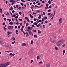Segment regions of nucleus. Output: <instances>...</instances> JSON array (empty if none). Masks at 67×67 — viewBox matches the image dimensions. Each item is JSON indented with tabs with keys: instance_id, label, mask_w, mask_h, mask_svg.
<instances>
[{
	"instance_id": "obj_1",
	"label": "nucleus",
	"mask_w": 67,
	"mask_h": 67,
	"mask_svg": "<svg viewBox=\"0 0 67 67\" xmlns=\"http://www.w3.org/2000/svg\"><path fill=\"white\" fill-rule=\"evenodd\" d=\"M65 41V40H59V41L57 43V45L58 46H61L62 45H63V44L64 43Z\"/></svg>"
},
{
	"instance_id": "obj_2",
	"label": "nucleus",
	"mask_w": 67,
	"mask_h": 67,
	"mask_svg": "<svg viewBox=\"0 0 67 67\" xmlns=\"http://www.w3.org/2000/svg\"><path fill=\"white\" fill-rule=\"evenodd\" d=\"M10 64V62H7L6 63H3L0 65V67H5L8 66Z\"/></svg>"
},
{
	"instance_id": "obj_3",
	"label": "nucleus",
	"mask_w": 67,
	"mask_h": 67,
	"mask_svg": "<svg viewBox=\"0 0 67 67\" xmlns=\"http://www.w3.org/2000/svg\"><path fill=\"white\" fill-rule=\"evenodd\" d=\"M50 41L52 43H54L55 41V38L53 39L52 38H50Z\"/></svg>"
},
{
	"instance_id": "obj_4",
	"label": "nucleus",
	"mask_w": 67,
	"mask_h": 67,
	"mask_svg": "<svg viewBox=\"0 0 67 67\" xmlns=\"http://www.w3.org/2000/svg\"><path fill=\"white\" fill-rule=\"evenodd\" d=\"M8 30H10V29H13V26H8Z\"/></svg>"
},
{
	"instance_id": "obj_5",
	"label": "nucleus",
	"mask_w": 67,
	"mask_h": 67,
	"mask_svg": "<svg viewBox=\"0 0 67 67\" xmlns=\"http://www.w3.org/2000/svg\"><path fill=\"white\" fill-rule=\"evenodd\" d=\"M27 31H28V32L29 33V34H30V35H32V34H33V33L32 32H31V30H27Z\"/></svg>"
},
{
	"instance_id": "obj_6",
	"label": "nucleus",
	"mask_w": 67,
	"mask_h": 67,
	"mask_svg": "<svg viewBox=\"0 0 67 67\" xmlns=\"http://www.w3.org/2000/svg\"><path fill=\"white\" fill-rule=\"evenodd\" d=\"M59 24H60L62 23V18H61L59 19Z\"/></svg>"
},
{
	"instance_id": "obj_7",
	"label": "nucleus",
	"mask_w": 67,
	"mask_h": 67,
	"mask_svg": "<svg viewBox=\"0 0 67 67\" xmlns=\"http://www.w3.org/2000/svg\"><path fill=\"white\" fill-rule=\"evenodd\" d=\"M46 67H50V64H47L46 65Z\"/></svg>"
},
{
	"instance_id": "obj_8",
	"label": "nucleus",
	"mask_w": 67,
	"mask_h": 67,
	"mask_svg": "<svg viewBox=\"0 0 67 67\" xmlns=\"http://www.w3.org/2000/svg\"><path fill=\"white\" fill-rule=\"evenodd\" d=\"M27 30H31V27L30 26H29L28 27V29L27 30Z\"/></svg>"
},
{
	"instance_id": "obj_9",
	"label": "nucleus",
	"mask_w": 67,
	"mask_h": 67,
	"mask_svg": "<svg viewBox=\"0 0 67 67\" xmlns=\"http://www.w3.org/2000/svg\"><path fill=\"white\" fill-rule=\"evenodd\" d=\"M0 12L1 13H2V8H0Z\"/></svg>"
},
{
	"instance_id": "obj_10",
	"label": "nucleus",
	"mask_w": 67,
	"mask_h": 67,
	"mask_svg": "<svg viewBox=\"0 0 67 67\" xmlns=\"http://www.w3.org/2000/svg\"><path fill=\"white\" fill-rule=\"evenodd\" d=\"M38 33H39V34H40V33H41V31L40 30H38Z\"/></svg>"
},
{
	"instance_id": "obj_11",
	"label": "nucleus",
	"mask_w": 67,
	"mask_h": 67,
	"mask_svg": "<svg viewBox=\"0 0 67 67\" xmlns=\"http://www.w3.org/2000/svg\"><path fill=\"white\" fill-rule=\"evenodd\" d=\"M10 25H13V22H11L9 23Z\"/></svg>"
},
{
	"instance_id": "obj_12",
	"label": "nucleus",
	"mask_w": 67,
	"mask_h": 67,
	"mask_svg": "<svg viewBox=\"0 0 67 67\" xmlns=\"http://www.w3.org/2000/svg\"><path fill=\"white\" fill-rule=\"evenodd\" d=\"M37 59H40V58L38 56L37 57Z\"/></svg>"
},
{
	"instance_id": "obj_13",
	"label": "nucleus",
	"mask_w": 67,
	"mask_h": 67,
	"mask_svg": "<svg viewBox=\"0 0 67 67\" xmlns=\"http://www.w3.org/2000/svg\"><path fill=\"white\" fill-rule=\"evenodd\" d=\"M33 24L34 25H37V23L36 22L35 23H34Z\"/></svg>"
},
{
	"instance_id": "obj_14",
	"label": "nucleus",
	"mask_w": 67,
	"mask_h": 67,
	"mask_svg": "<svg viewBox=\"0 0 67 67\" xmlns=\"http://www.w3.org/2000/svg\"><path fill=\"white\" fill-rule=\"evenodd\" d=\"M53 13H54L51 14V15L50 16V17H51V18H52V16H53Z\"/></svg>"
},
{
	"instance_id": "obj_15",
	"label": "nucleus",
	"mask_w": 67,
	"mask_h": 67,
	"mask_svg": "<svg viewBox=\"0 0 67 67\" xmlns=\"http://www.w3.org/2000/svg\"><path fill=\"white\" fill-rule=\"evenodd\" d=\"M65 50H63V54L64 55V54H65Z\"/></svg>"
},
{
	"instance_id": "obj_16",
	"label": "nucleus",
	"mask_w": 67,
	"mask_h": 67,
	"mask_svg": "<svg viewBox=\"0 0 67 67\" xmlns=\"http://www.w3.org/2000/svg\"><path fill=\"white\" fill-rule=\"evenodd\" d=\"M26 46V44L25 43H23L22 44V46Z\"/></svg>"
},
{
	"instance_id": "obj_17",
	"label": "nucleus",
	"mask_w": 67,
	"mask_h": 67,
	"mask_svg": "<svg viewBox=\"0 0 67 67\" xmlns=\"http://www.w3.org/2000/svg\"><path fill=\"white\" fill-rule=\"evenodd\" d=\"M24 26H22L21 28V30H23V28H24Z\"/></svg>"
},
{
	"instance_id": "obj_18",
	"label": "nucleus",
	"mask_w": 67,
	"mask_h": 67,
	"mask_svg": "<svg viewBox=\"0 0 67 67\" xmlns=\"http://www.w3.org/2000/svg\"><path fill=\"white\" fill-rule=\"evenodd\" d=\"M29 25V23H26V26H28Z\"/></svg>"
},
{
	"instance_id": "obj_19",
	"label": "nucleus",
	"mask_w": 67,
	"mask_h": 67,
	"mask_svg": "<svg viewBox=\"0 0 67 67\" xmlns=\"http://www.w3.org/2000/svg\"><path fill=\"white\" fill-rule=\"evenodd\" d=\"M51 0H49L48 1V3H49V4H51Z\"/></svg>"
},
{
	"instance_id": "obj_20",
	"label": "nucleus",
	"mask_w": 67,
	"mask_h": 67,
	"mask_svg": "<svg viewBox=\"0 0 67 67\" xmlns=\"http://www.w3.org/2000/svg\"><path fill=\"white\" fill-rule=\"evenodd\" d=\"M15 41H14V42H12V44H14V43H15Z\"/></svg>"
},
{
	"instance_id": "obj_21",
	"label": "nucleus",
	"mask_w": 67,
	"mask_h": 67,
	"mask_svg": "<svg viewBox=\"0 0 67 67\" xmlns=\"http://www.w3.org/2000/svg\"><path fill=\"white\" fill-rule=\"evenodd\" d=\"M38 19H41V15H39V17H38Z\"/></svg>"
},
{
	"instance_id": "obj_22",
	"label": "nucleus",
	"mask_w": 67,
	"mask_h": 67,
	"mask_svg": "<svg viewBox=\"0 0 67 67\" xmlns=\"http://www.w3.org/2000/svg\"><path fill=\"white\" fill-rule=\"evenodd\" d=\"M3 28L4 29V31H6L7 30V28H6L5 27H3Z\"/></svg>"
},
{
	"instance_id": "obj_23",
	"label": "nucleus",
	"mask_w": 67,
	"mask_h": 67,
	"mask_svg": "<svg viewBox=\"0 0 67 67\" xmlns=\"http://www.w3.org/2000/svg\"><path fill=\"white\" fill-rule=\"evenodd\" d=\"M43 18H44V19H45V20H46V19H47V16H45V17H44Z\"/></svg>"
},
{
	"instance_id": "obj_24",
	"label": "nucleus",
	"mask_w": 67,
	"mask_h": 67,
	"mask_svg": "<svg viewBox=\"0 0 67 67\" xmlns=\"http://www.w3.org/2000/svg\"><path fill=\"white\" fill-rule=\"evenodd\" d=\"M34 37L36 38H37V35H34Z\"/></svg>"
},
{
	"instance_id": "obj_25",
	"label": "nucleus",
	"mask_w": 67,
	"mask_h": 67,
	"mask_svg": "<svg viewBox=\"0 0 67 67\" xmlns=\"http://www.w3.org/2000/svg\"><path fill=\"white\" fill-rule=\"evenodd\" d=\"M55 48L56 50H57L58 49V48L57 47H55Z\"/></svg>"
},
{
	"instance_id": "obj_26",
	"label": "nucleus",
	"mask_w": 67,
	"mask_h": 67,
	"mask_svg": "<svg viewBox=\"0 0 67 67\" xmlns=\"http://www.w3.org/2000/svg\"><path fill=\"white\" fill-rule=\"evenodd\" d=\"M44 20H45V19H44V18H43L42 19V21L43 22L44 21Z\"/></svg>"
},
{
	"instance_id": "obj_27",
	"label": "nucleus",
	"mask_w": 67,
	"mask_h": 67,
	"mask_svg": "<svg viewBox=\"0 0 67 67\" xmlns=\"http://www.w3.org/2000/svg\"><path fill=\"white\" fill-rule=\"evenodd\" d=\"M13 55V54H12V53H10V54H9L8 55L9 56H10V55H11V56H12Z\"/></svg>"
},
{
	"instance_id": "obj_28",
	"label": "nucleus",
	"mask_w": 67,
	"mask_h": 67,
	"mask_svg": "<svg viewBox=\"0 0 67 67\" xmlns=\"http://www.w3.org/2000/svg\"><path fill=\"white\" fill-rule=\"evenodd\" d=\"M48 8V7H46L45 8V9L47 10V9Z\"/></svg>"
},
{
	"instance_id": "obj_29",
	"label": "nucleus",
	"mask_w": 67,
	"mask_h": 67,
	"mask_svg": "<svg viewBox=\"0 0 67 67\" xmlns=\"http://www.w3.org/2000/svg\"><path fill=\"white\" fill-rule=\"evenodd\" d=\"M25 19H26V20H28V19H29V18H28L26 17L25 18Z\"/></svg>"
},
{
	"instance_id": "obj_30",
	"label": "nucleus",
	"mask_w": 67,
	"mask_h": 67,
	"mask_svg": "<svg viewBox=\"0 0 67 67\" xmlns=\"http://www.w3.org/2000/svg\"><path fill=\"white\" fill-rule=\"evenodd\" d=\"M33 43V40H32L31 41V44H32Z\"/></svg>"
},
{
	"instance_id": "obj_31",
	"label": "nucleus",
	"mask_w": 67,
	"mask_h": 67,
	"mask_svg": "<svg viewBox=\"0 0 67 67\" xmlns=\"http://www.w3.org/2000/svg\"><path fill=\"white\" fill-rule=\"evenodd\" d=\"M12 38V40H15V38H14V37H13Z\"/></svg>"
},
{
	"instance_id": "obj_32",
	"label": "nucleus",
	"mask_w": 67,
	"mask_h": 67,
	"mask_svg": "<svg viewBox=\"0 0 67 67\" xmlns=\"http://www.w3.org/2000/svg\"><path fill=\"white\" fill-rule=\"evenodd\" d=\"M18 9H19L20 10H21V7H19L18 8Z\"/></svg>"
},
{
	"instance_id": "obj_33",
	"label": "nucleus",
	"mask_w": 67,
	"mask_h": 67,
	"mask_svg": "<svg viewBox=\"0 0 67 67\" xmlns=\"http://www.w3.org/2000/svg\"><path fill=\"white\" fill-rule=\"evenodd\" d=\"M12 10H13V8L11 7L10 9V10L11 11H12Z\"/></svg>"
},
{
	"instance_id": "obj_34",
	"label": "nucleus",
	"mask_w": 67,
	"mask_h": 67,
	"mask_svg": "<svg viewBox=\"0 0 67 67\" xmlns=\"http://www.w3.org/2000/svg\"><path fill=\"white\" fill-rule=\"evenodd\" d=\"M33 31L34 32H36V30H34Z\"/></svg>"
},
{
	"instance_id": "obj_35",
	"label": "nucleus",
	"mask_w": 67,
	"mask_h": 67,
	"mask_svg": "<svg viewBox=\"0 0 67 67\" xmlns=\"http://www.w3.org/2000/svg\"><path fill=\"white\" fill-rule=\"evenodd\" d=\"M4 20H5V21H7V19L5 18H4L3 19Z\"/></svg>"
},
{
	"instance_id": "obj_36",
	"label": "nucleus",
	"mask_w": 67,
	"mask_h": 67,
	"mask_svg": "<svg viewBox=\"0 0 67 67\" xmlns=\"http://www.w3.org/2000/svg\"><path fill=\"white\" fill-rule=\"evenodd\" d=\"M65 46V44H63L62 45V47H64Z\"/></svg>"
},
{
	"instance_id": "obj_37",
	"label": "nucleus",
	"mask_w": 67,
	"mask_h": 67,
	"mask_svg": "<svg viewBox=\"0 0 67 67\" xmlns=\"http://www.w3.org/2000/svg\"><path fill=\"white\" fill-rule=\"evenodd\" d=\"M18 30H16V33L17 34H18Z\"/></svg>"
},
{
	"instance_id": "obj_38",
	"label": "nucleus",
	"mask_w": 67,
	"mask_h": 67,
	"mask_svg": "<svg viewBox=\"0 0 67 67\" xmlns=\"http://www.w3.org/2000/svg\"><path fill=\"white\" fill-rule=\"evenodd\" d=\"M16 8H18L19 7V5H16Z\"/></svg>"
},
{
	"instance_id": "obj_39",
	"label": "nucleus",
	"mask_w": 67,
	"mask_h": 67,
	"mask_svg": "<svg viewBox=\"0 0 67 67\" xmlns=\"http://www.w3.org/2000/svg\"><path fill=\"white\" fill-rule=\"evenodd\" d=\"M19 13L20 15H21V14H22V12H20Z\"/></svg>"
},
{
	"instance_id": "obj_40",
	"label": "nucleus",
	"mask_w": 67,
	"mask_h": 67,
	"mask_svg": "<svg viewBox=\"0 0 67 67\" xmlns=\"http://www.w3.org/2000/svg\"><path fill=\"white\" fill-rule=\"evenodd\" d=\"M42 63V62H40L38 64V65H40Z\"/></svg>"
},
{
	"instance_id": "obj_41",
	"label": "nucleus",
	"mask_w": 67,
	"mask_h": 67,
	"mask_svg": "<svg viewBox=\"0 0 67 67\" xmlns=\"http://www.w3.org/2000/svg\"><path fill=\"white\" fill-rule=\"evenodd\" d=\"M40 4L41 3H40L38 2L37 4V5H40Z\"/></svg>"
},
{
	"instance_id": "obj_42",
	"label": "nucleus",
	"mask_w": 67,
	"mask_h": 67,
	"mask_svg": "<svg viewBox=\"0 0 67 67\" xmlns=\"http://www.w3.org/2000/svg\"><path fill=\"white\" fill-rule=\"evenodd\" d=\"M37 12L38 13H39V12H41V11L39 10H37Z\"/></svg>"
},
{
	"instance_id": "obj_43",
	"label": "nucleus",
	"mask_w": 67,
	"mask_h": 67,
	"mask_svg": "<svg viewBox=\"0 0 67 67\" xmlns=\"http://www.w3.org/2000/svg\"><path fill=\"white\" fill-rule=\"evenodd\" d=\"M52 11V10L51 9H49L48 10V12H51V11Z\"/></svg>"
},
{
	"instance_id": "obj_44",
	"label": "nucleus",
	"mask_w": 67,
	"mask_h": 67,
	"mask_svg": "<svg viewBox=\"0 0 67 67\" xmlns=\"http://www.w3.org/2000/svg\"><path fill=\"white\" fill-rule=\"evenodd\" d=\"M12 13H14V12H15V11L14 10H13L12 11Z\"/></svg>"
},
{
	"instance_id": "obj_45",
	"label": "nucleus",
	"mask_w": 67,
	"mask_h": 67,
	"mask_svg": "<svg viewBox=\"0 0 67 67\" xmlns=\"http://www.w3.org/2000/svg\"><path fill=\"white\" fill-rule=\"evenodd\" d=\"M18 16H16V17L15 16V19H18Z\"/></svg>"
},
{
	"instance_id": "obj_46",
	"label": "nucleus",
	"mask_w": 67,
	"mask_h": 67,
	"mask_svg": "<svg viewBox=\"0 0 67 67\" xmlns=\"http://www.w3.org/2000/svg\"><path fill=\"white\" fill-rule=\"evenodd\" d=\"M45 23H48V21L47 20H46L45 21Z\"/></svg>"
},
{
	"instance_id": "obj_47",
	"label": "nucleus",
	"mask_w": 67,
	"mask_h": 67,
	"mask_svg": "<svg viewBox=\"0 0 67 67\" xmlns=\"http://www.w3.org/2000/svg\"><path fill=\"white\" fill-rule=\"evenodd\" d=\"M48 8H52V6H51V5H50Z\"/></svg>"
},
{
	"instance_id": "obj_48",
	"label": "nucleus",
	"mask_w": 67,
	"mask_h": 67,
	"mask_svg": "<svg viewBox=\"0 0 67 67\" xmlns=\"http://www.w3.org/2000/svg\"><path fill=\"white\" fill-rule=\"evenodd\" d=\"M20 27H21V26L20 25L18 26V29H20Z\"/></svg>"
},
{
	"instance_id": "obj_49",
	"label": "nucleus",
	"mask_w": 67,
	"mask_h": 67,
	"mask_svg": "<svg viewBox=\"0 0 67 67\" xmlns=\"http://www.w3.org/2000/svg\"><path fill=\"white\" fill-rule=\"evenodd\" d=\"M5 52H7V53H9L10 52V51H5Z\"/></svg>"
},
{
	"instance_id": "obj_50",
	"label": "nucleus",
	"mask_w": 67,
	"mask_h": 67,
	"mask_svg": "<svg viewBox=\"0 0 67 67\" xmlns=\"http://www.w3.org/2000/svg\"><path fill=\"white\" fill-rule=\"evenodd\" d=\"M13 0H10V2H12V1H13Z\"/></svg>"
},
{
	"instance_id": "obj_51",
	"label": "nucleus",
	"mask_w": 67,
	"mask_h": 67,
	"mask_svg": "<svg viewBox=\"0 0 67 67\" xmlns=\"http://www.w3.org/2000/svg\"><path fill=\"white\" fill-rule=\"evenodd\" d=\"M7 15H9V13L8 12H7L6 14Z\"/></svg>"
},
{
	"instance_id": "obj_52",
	"label": "nucleus",
	"mask_w": 67,
	"mask_h": 67,
	"mask_svg": "<svg viewBox=\"0 0 67 67\" xmlns=\"http://www.w3.org/2000/svg\"><path fill=\"white\" fill-rule=\"evenodd\" d=\"M20 4H21V5H22V6H23V5H24L23 4V3H21Z\"/></svg>"
},
{
	"instance_id": "obj_53",
	"label": "nucleus",
	"mask_w": 67,
	"mask_h": 67,
	"mask_svg": "<svg viewBox=\"0 0 67 67\" xmlns=\"http://www.w3.org/2000/svg\"><path fill=\"white\" fill-rule=\"evenodd\" d=\"M43 28H45V25H43Z\"/></svg>"
},
{
	"instance_id": "obj_54",
	"label": "nucleus",
	"mask_w": 67,
	"mask_h": 67,
	"mask_svg": "<svg viewBox=\"0 0 67 67\" xmlns=\"http://www.w3.org/2000/svg\"><path fill=\"white\" fill-rule=\"evenodd\" d=\"M33 14H37V13H33Z\"/></svg>"
},
{
	"instance_id": "obj_55",
	"label": "nucleus",
	"mask_w": 67,
	"mask_h": 67,
	"mask_svg": "<svg viewBox=\"0 0 67 67\" xmlns=\"http://www.w3.org/2000/svg\"><path fill=\"white\" fill-rule=\"evenodd\" d=\"M20 25L21 26H22V25H23V24H22V23H20Z\"/></svg>"
},
{
	"instance_id": "obj_56",
	"label": "nucleus",
	"mask_w": 67,
	"mask_h": 67,
	"mask_svg": "<svg viewBox=\"0 0 67 67\" xmlns=\"http://www.w3.org/2000/svg\"><path fill=\"white\" fill-rule=\"evenodd\" d=\"M15 14H16V15H17V16H19V14H18V13H16Z\"/></svg>"
},
{
	"instance_id": "obj_57",
	"label": "nucleus",
	"mask_w": 67,
	"mask_h": 67,
	"mask_svg": "<svg viewBox=\"0 0 67 67\" xmlns=\"http://www.w3.org/2000/svg\"><path fill=\"white\" fill-rule=\"evenodd\" d=\"M46 7H48V4H46Z\"/></svg>"
},
{
	"instance_id": "obj_58",
	"label": "nucleus",
	"mask_w": 67,
	"mask_h": 67,
	"mask_svg": "<svg viewBox=\"0 0 67 67\" xmlns=\"http://www.w3.org/2000/svg\"><path fill=\"white\" fill-rule=\"evenodd\" d=\"M33 60H31V62H30L31 63H33Z\"/></svg>"
},
{
	"instance_id": "obj_59",
	"label": "nucleus",
	"mask_w": 67,
	"mask_h": 67,
	"mask_svg": "<svg viewBox=\"0 0 67 67\" xmlns=\"http://www.w3.org/2000/svg\"><path fill=\"white\" fill-rule=\"evenodd\" d=\"M34 21H36V20L35 18L34 19Z\"/></svg>"
},
{
	"instance_id": "obj_60",
	"label": "nucleus",
	"mask_w": 67,
	"mask_h": 67,
	"mask_svg": "<svg viewBox=\"0 0 67 67\" xmlns=\"http://www.w3.org/2000/svg\"><path fill=\"white\" fill-rule=\"evenodd\" d=\"M13 7H14V9H15V8H16V7H15V5H14Z\"/></svg>"
},
{
	"instance_id": "obj_61",
	"label": "nucleus",
	"mask_w": 67,
	"mask_h": 67,
	"mask_svg": "<svg viewBox=\"0 0 67 67\" xmlns=\"http://www.w3.org/2000/svg\"><path fill=\"white\" fill-rule=\"evenodd\" d=\"M19 21H22V19H19Z\"/></svg>"
},
{
	"instance_id": "obj_62",
	"label": "nucleus",
	"mask_w": 67,
	"mask_h": 67,
	"mask_svg": "<svg viewBox=\"0 0 67 67\" xmlns=\"http://www.w3.org/2000/svg\"><path fill=\"white\" fill-rule=\"evenodd\" d=\"M45 12H43V15H45Z\"/></svg>"
},
{
	"instance_id": "obj_63",
	"label": "nucleus",
	"mask_w": 67,
	"mask_h": 67,
	"mask_svg": "<svg viewBox=\"0 0 67 67\" xmlns=\"http://www.w3.org/2000/svg\"><path fill=\"white\" fill-rule=\"evenodd\" d=\"M6 2V4H8V1H6L5 2Z\"/></svg>"
},
{
	"instance_id": "obj_64",
	"label": "nucleus",
	"mask_w": 67,
	"mask_h": 67,
	"mask_svg": "<svg viewBox=\"0 0 67 67\" xmlns=\"http://www.w3.org/2000/svg\"><path fill=\"white\" fill-rule=\"evenodd\" d=\"M51 13H48V15H51Z\"/></svg>"
}]
</instances>
